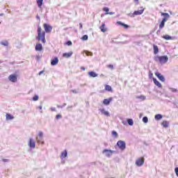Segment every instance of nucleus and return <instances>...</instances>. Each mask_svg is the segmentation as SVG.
Instances as JSON below:
<instances>
[{
	"label": "nucleus",
	"mask_w": 178,
	"mask_h": 178,
	"mask_svg": "<svg viewBox=\"0 0 178 178\" xmlns=\"http://www.w3.org/2000/svg\"><path fill=\"white\" fill-rule=\"evenodd\" d=\"M6 120H13V119H15V117L9 113H6Z\"/></svg>",
	"instance_id": "nucleus-19"
},
{
	"label": "nucleus",
	"mask_w": 178,
	"mask_h": 178,
	"mask_svg": "<svg viewBox=\"0 0 178 178\" xmlns=\"http://www.w3.org/2000/svg\"><path fill=\"white\" fill-rule=\"evenodd\" d=\"M0 16H3V13L0 14Z\"/></svg>",
	"instance_id": "nucleus-59"
},
{
	"label": "nucleus",
	"mask_w": 178,
	"mask_h": 178,
	"mask_svg": "<svg viewBox=\"0 0 178 178\" xmlns=\"http://www.w3.org/2000/svg\"><path fill=\"white\" fill-rule=\"evenodd\" d=\"M66 106V103H64L62 106L60 105H57V108H65V106Z\"/></svg>",
	"instance_id": "nucleus-40"
},
{
	"label": "nucleus",
	"mask_w": 178,
	"mask_h": 178,
	"mask_svg": "<svg viewBox=\"0 0 178 178\" xmlns=\"http://www.w3.org/2000/svg\"><path fill=\"white\" fill-rule=\"evenodd\" d=\"M104 17V15H102V17Z\"/></svg>",
	"instance_id": "nucleus-60"
},
{
	"label": "nucleus",
	"mask_w": 178,
	"mask_h": 178,
	"mask_svg": "<svg viewBox=\"0 0 178 178\" xmlns=\"http://www.w3.org/2000/svg\"><path fill=\"white\" fill-rule=\"evenodd\" d=\"M38 95H35L33 97V101H38Z\"/></svg>",
	"instance_id": "nucleus-39"
},
{
	"label": "nucleus",
	"mask_w": 178,
	"mask_h": 178,
	"mask_svg": "<svg viewBox=\"0 0 178 178\" xmlns=\"http://www.w3.org/2000/svg\"><path fill=\"white\" fill-rule=\"evenodd\" d=\"M175 173H176V175H177V176L178 177V168L177 167L175 168Z\"/></svg>",
	"instance_id": "nucleus-45"
},
{
	"label": "nucleus",
	"mask_w": 178,
	"mask_h": 178,
	"mask_svg": "<svg viewBox=\"0 0 178 178\" xmlns=\"http://www.w3.org/2000/svg\"><path fill=\"white\" fill-rule=\"evenodd\" d=\"M42 73H44V72L41 71V72H40L39 74H42Z\"/></svg>",
	"instance_id": "nucleus-56"
},
{
	"label": "nucleus",
	"mask_w": 178,
	"mask_h": 178,
	"mask_svg": "<svg viewBox=\"0 0 178 178\" xmlns=\"http://www.w3.org/2000/svg\"><path fill=\"white\" fill-rule=\"evenodd\" d=\"M72 55H73V52L70 51V53H64L63 54V56L64 58H70V56H72Z\"/></svg>",
	"instance_id": "nucleus-22"
},
{
	"label": "nucleus",
	"mask_w": 178,
	"mask_h": 178,
	"mask_svg": "<svg viewBox=\"0 0 178 178\" xmlns=\"http://www.w3.org/2000/svg\"><path fill=\"white\" fill-rule=\"evenodd\" d=\"M50 110H51L52 112H56V108L55 107H51Z\"/></svg>",
	"instance_id": "nucleus-43"
},
{
	"label": "nucleus",
	"mask_w": 178,
	"mask_h": 178,
	"mask_svg": "<svg viewBox=\"0 0 178 178\" xmlns=\"http://www.w3.org/2000/svg\"><path fill=\"white\" fill-rule=\"evenodd\" d=\"M159 33H161V31H160V30H159V31H156V34H158Z\"/></svg>",
	"instance_id": "nucleus-57"
},
{
	"label": "nucleus",
	"mask_w": 178,
	"mask_h": 178,
	"mask_svg": "<svg viewBox=\"0 0 178 178\" xmlns=\"http://www.w3.org/2000/svg\"><path fill=\"white\" fill-rule=\"evenodd\" d=\"M71 92H73V94H79V90H72Z\"/></svg>",
	"instance_id": "nucleus-41"
},
{
	"label": "nucleus",
	"mask_w": 178,
	"mask_h": 178,
	"mask_svg": "<svg viewBox=\"0 0 178 178\" xmlns=\"http://www.w3.org/2000/svg\"><path fill=\"white\" fill-rule=\"evenodd\" d=\"M154 60H156V62H160L161 65H164L165 63H168V60H169V58L168 57V56H161L155 57Z\"/></svg>",
	"instance_id": "nucleus-2"
},
{
	"label": "nucleus",
	"mask_w": 178,
	"mask_h": 178,
	"mask_svg": "<svg viewBox=\"0 0 178 178\" xmlns=\"http://www.w3.org/2000/svg\"><path fill=\"white\" fill-rule=\"evenodd\" d=\"M43 27L44 31H42V29L40 25L38 26V36H36V40H38V41H41L42 44H45V42H47V40H45V33H51V31H52V27L48 24H44Z\"/></svg>",
	"instance_id": "nucleus-1"
},
{
	"label": "nucleus",
	"mask_w": 178,
	"mask_h": 178,
	"mask_svg": "<svg viewBox=\"0 0 178 178\" xmlns=\"http://www.w3.org/2000/svg\"><path fill=\"white\" fill-rule=\"evenodd\" d=\"M99 112H101L102 115H104V116L109 117L111 116V114L105 110V108H99Z\"/></svg>",
	"instance_id": "nucleus-13"
},
{
	"label": "nucleus",
	"mask_w": 178,
	"mask_h": 178,
	"mask_svg": "<svg viewBox=\"0 0 178 178\" xmlns=\"http://www.w3.org/2000/svg\"><path fill=\"white\" fill-rule=\"evenodd\" d=\"M108 67L110 69H113V65H109Z\"/></svg>",
	"instance_id": "nucleus-53"
},
{
	"label": "nucleus",
	"mask_w": 178,
	"mask_h": 178,
	"mask_svg": "<svg viewBox=\"0 0 178 178\" xmlns=\"http://www.w3.org/2000/svg\"><path fill=\"white\" fill-rule=\"evenodd\" d=\"M59 63V58L58 57H55L54 58L51 59V66H56Z\"/></svg>",
	"instance_id": "nucleus-11"
},
{
	"label": "nucleus",
	"mask_w": 178,
	"mask_h": 178,
	"mask_svg": "<svg viewBox=\"0 0 178 178\" xmlns=\"http://www.w3.org/2000/svg\"><path fill=\"white\" fill-rule=\"evenodd\" d=\"M67 156V150L65 149V150H63L62 152H61V154L60 156V159L63 160L65 159V158H66Z\"/></svg>",
	"instance_id": "nucleus-15"
},
{
	"label": "nucleus",
	"mask_w": 178,
	"mask_h": 178,
	"mask_svg": "<svg viewBox=\"0 0 178 178\" xmlns=\"http://www.w3.org/2000/svg\"><path fill=\"white\" fill-rule=\"evenodd\" d=\"M153 81H154V84L156 86H157V87H159V88H162V84H161L160 82L158 81V80H156V79L153 78Z\"/></svg>",
	"instance_id": "nucleus-17"
},
{
	"label": "nucleus",
	"mask_w": 178,
	"mask_h": 178,
	"mask_svg": "<svg viewBox=\"0 0 178 178\" xmlns=\"http://www.w3.org/2000/svg\"><path fill=\"white\" fill-rule=\"evenodd\" d=\"M43 2H44V0H36V3H37L38 8H41V6H42Z\"/></svg>",
	"instance_id": "nucleus-27"
},
{
	"label": "nucleus",
	"mask_w": 178,
	"mask_h": 178,
	"mask_svg": "<svg viewBox=\"0 0 178 178\" xmlns=\"http://www.w3.org/2000/svg\"><path fill=\"white\" fill-rule=\"evenodd\" d=\"M134 2H135V5H138V3H140L138 0H134Z\"/></svg>",
	"instance_id": "nucleus-46"
},
{
	"label": "nucleus",
	"mask_w": 178,
	"mask_h": 178,
	"mask_svg": "<svg viewBox=\"0 0 178 178\" xmlns=\"http://www.w3.org/2000/svg\"><path fill=\"white\" fill-rule=\"evenodd\" d=\"M118 147L121 149V151H124L126 149V143L123 140H119L117 143Z\"/></svg>",
	"instance_id": "nucleus-6"
},
{
	"label": "nucleus",
	"mask_w": 178,
	"mask_h": 178,
	"mask_svg": "<svg viewBox=\"0 0 178 178\" xmlns=\"http://www.w3.org/2000/svg\"><path fill=\"white\" fill-rule=\"evenodd\" d=\"M36 19H38V20H39V22L40 21V16L37 15Z\"/></svg>",
	"instance_id": "nucleus-54"
},
{
	"label": "nucleus",
	"mask_w": 178,
	"mask_h": 178,
	"mask_svg": "<svg viewBox=\"0 0 178 178\" xmlns=\"http://www.w3.org/2000/svg\"><path fill=\"white\" fill-rule=\"evenodd\" d=\"M102 154L103 155H104V156H106L107 158H111V156L115 154V151L105 149L102 151Z\"/></svg>",
	"instance_id": "nucleus-5"
},
{
	"label": "nucleus",
	"mask_w": 178,
	"mask_h": 178,
	"mask_svg": "<svg viewBox=\"0 0 178 178\" xmlns=\"http://www.w3.org/2000/svg\"><path fill=\"white\" fill-rule=\"evenodd\" d=\"M79 29H83V24L81 23L79 24Z\"/></svg>",
	"instance_id": "nucleus-51"
},
{
	"label": "nucleus",
	"mask_w": 178,
	"mask_h": 178,
	"mask_svg": "<svg viewBox=\"0 0 178 178\" xmlns=\"http://www.w3.org/2000/svg\"><path fill=\"white\" fill-rule=\"evenodd\" d=\"M112 136L115 137V138H118V132H116L115 131H112Z\"/></svg>",
	"instance_id": "nucleus-36"
},
{
	"label": "nucleus",
	"mask_w": 178,
	"mask_h": 178,
	"mask_svg": "<svg viewBox=\"0 0 178 178\" xmlns=\"http://www.w3.org/2000/svg\"><path fill=\"white\" fill-rule=\"evenodd\" d=\"M104 12H106V13H109V8L108 7H104L103 8Z\"/></svg>",
	"instance_id": "nucleus-37"
},
{
	"label": "nucleus",
	"mask_w": 178,
	"mask_h": 178,
	"mask_svg": "<svg viewBox=\"0 0 178 178\" xmlns=\"http://www.w3.org/2000/svg\"><path fill=\"white\" fill-rule=\"evenodd\" d=\"M152 76H154V74L152 73H149V77L151 79L152 78Z\"/></svg>",
	"instance_id": "nucleus-49"
},
{
	"label": "nucleus",
	"mask_w": 178,
	"mask_h": 178,
	"mask_svg": "<svg viewBox=\"0 0 178 178\" xmlns=\"http://www.w3.org/2000/svg\"><path fill=\"white\" fill-rule=\"evenodd\" d=\"M105 15H115V13H113V12H108V13H106Z\"/></svg>",
	"instance_id": "nucleus-44"
},
{
	"label": "nucleus",
	"mask_w": 178,
	"mask_h": 178,
	"mask_svg": "<svg viewBox=\"0 0 178 178\" xmlns=\"http://www.w3.org/2000/svg\"><path fill=\"white\" fill-rule=\"evenodd\" d=\"M72 41H68V42H67V45H69V46H70V45H72Z\"/></svg>",
	"instance_id": "nucleus-47"
},
{
	"label": "nucleus",
	"mask_w": 178,
	"mask_h": 178,
	"mask_svg": "<svg viewBox=\"0 0 178 178\" xmlns=\"http://www.w3.org/2000/svg\"><path fill=\"white\" fill-rule=\"evenodd\" d=\"M69 108H72V106H69L67 108V109H69Z\"/></svg>",
	"instance_id": "nucleus-58"
},
{
	"label": "nucleus",
	"mask_w": 178,
	"mask_h": 178,
	"mask_svg": "<svg viewBox=\"0 0 178 178\" xmlns=\"http://www.w3.org/2000/svg\"><path fill=\"white\" fill-rule=\"evenodd\" d=\"M117 24H119L120 26H123V27H124V29H129V25H127L124 23H122L120 21L117 22Z\"/></svg>",
	"instance_id": "nucleus-21"
},
{
	"label": "nucleus",
	"mask_w": 178,
	"mask_h": 178,
	"mask_svg": "<svg viewBox=\"0 0 178 178\" xmlns=\"http://www.w3.org/2000/svg\"><path fill=\"white\" fill-rule=\"evenodd\" d=\"M88 75L90 77H98V74L95 73V72H89Z\"/></svg>",
	"instance_id": "nucleus-20"
},
{
	"label": "nucleus",
	"mask_w": 178,
	"mask_h": 178,
	"mask_svg": "<svg viewBox=\"0 0 178 178\" xmlns=\"http://www.w3.org/2000/svg\"><path fill=\"white\" fill-rule=\"evenodd\" d=\"M113 99L112 97L104 99V101H103L104 105H109L111 104V102H112Z\"/></svg>",
	"instance_id": "nucleus-16"
},
{
	"label": "nucleus",
	"mask_w": 178,
	"mask_h": 178,
	"mask_svg": "<svg viewBox=\"0 0 178 178\" xmlns=\"http://www.w3.org/2000/svg\"><path fill=\"white\" fill-rule=\"evenodd\" d=\"M105 90L106 91H112V87L111 86H109V85H106L105 86Z\"/></svg>",
	"instance_id": "nucleus-32"
},
{
	"label": "nucleus",
	"mask_w": 178,
	"mask_h": 178,
	"mask_svg": "<svg viewBox=\"0 0 178 178\" xmlns=\"http://www.w3.org/2000/svg\"><path fill=\"white\" fill-rule=\"evenodd\" d=\"M143 123H148V118L147 117H143Z\"/></svg>",
	"instance_id": "nucleus-35"
},
{
	"label": "nucleus",
	"mask_w": 178,
	"mask_h": 178,
	"mask_svg": "<svg viewBox=\"0 0 178 178\" xmlns=\"http://www.w3.org/2000/svg\"><path fill=\"white\" fill-rule=\"evenodd\" d=\"M122 124H124L125 126V124H127V122L126 121H122Z\"/></svg>",
	"instance_id": "nucleus-52"
},
{
	"label": "nucleus",
	"mask_w": 178,
	"mask_h": 178,
	"mask_svg": "<svg viewBox=\"0 0 178 178\" xmlns=\"http://www.w3.org/2000/svg\"><path fill=\"white\" fill-rule=\"evenodd\" d=\"M168 88H169V90H170L171 92H177V89H176V88H170V87H169Z\"/></svg>",
	"instance_id": "nucleus-33"
},
{
	"label": "nucleus",
	"mask_w": 178,
	"mask_h": 178,
	"mask_svg": "<svg viewBox=\"0 0 178 178\" xmlns=\"http://www.w3.org/2000/svg\"><path fill=\"white\" fill-rule=\"evenodd\" d=\"M0 45H3V47H8V45H9V42H8V40L1 41L0 42Z\"/></svg>",
	"instance_id": "nucleus-26"
},
{
	"label": "nucleus",
	"mask_w": 178,
	"mask_h": 178,
	"mask_svg": "<svg viewBox=\"0 0 178 178\" xmlns=\"http://www.w3.org/2000/svg\"><path fill=\"white\" fill-rule=\"evenodd\" d=\"M37 109H40L41 111V109H42V106H39L37 107Z\"/></svg>",
	"instance_id": "nucleus-50"
},
{
	"label": "nucleus",
	"mask_w": 178,
	"mask_h": 178,
	"mask_svg": "<svg viewBox=\"0 0 178 178\" xmlns=\"http://www.w3.org/2000/svg\"><path fill=\"white\" fill-rule=\"evenodd\" d=\"M2 161L3 162H9V160L6 159H3Z\"/></svg>",
	"instance_id": "nucleus-48"
},
{
	"label": "nucleus",
	"mask_w": 178,
	"mask_h": 178,
	"mask_svg": "<svg viewBox=\"0 0 178 178\" xmlns=\"http://www.w3.org/2000/svg\"><path fill=\"white\" fill-rule=\"evenodd\" d=\"M163 116L161 114H157L154 116L155 120H161L162 119Z\"/></svg>",
	"instance_id": "nucleus-28"
},
{
	"label": "nucleus",
	"mask_w": 178,
	"mask_h": 178,
	"mask_svg": "<svg viewBox=\"0 0 178 178\" xmlns=\"http://www.w3.org/2000/svg\"><path fill=\"white\" fill-rule=\"evenodd\" d=\"M159 27V30H162V29L165 27V22L161 21Z\"/></svg>",
	"instance_id": "nucleus-31"
},
{
	"label": "nucleus",
	"mask_w": 178,
	"mask_h": 178,
	"mask_svg": "<svg viewBox=\"0 0 178 178\" xmlns=\"http://www.w3.org/2000/svg\"><path fill=\"white\" fill-rule=\"evenodd\" d=\"M35 51H42V44H41L40 43L37 44L35 47Z\"/></svg>",
	"instance_id": "nucleus-18"
},
{
	"label": "nucleus",
	"mask_w": 178,
	"mask_h": 178,
	"mask_svg": "<svg viewBox=\"0 0 178 178\" xmlns=\"http://www.w3.org/2000/svg\"><path fill=\"white\" fill-rule=\"evenodd\" d=\"M163 38H164V40H173V38H172V36L169 35H165L163 36Z\"/></svg>",
	"instance_id": "nucleus-30"
},
{
	"label": "nucleus",
	"mask_w": 178,
	"mask_h": 178,
	"mask_svg": "<svg viewBox=\"0 0 178 178\" xmlns=\"http://www.w3.org/2000/svg\"><path fill=\"white\" fill-rule=\"evenodd\" d=\"M99 29L101 30L102 33H106L108 31V29H106V25H105V23H103L102 26H99Z\"/></svg>",
	"instance_id": "nucleus-14"
},
{
	"label": "nucleus",
	"mask_w": 178,
	"mask_h": 178,
	"mask_svg": "<svg viewBox=\"0 0 178 178\" xmlns=\"http://www.w3.org/2000/svg\"><path fill=\"white\" fill-rule=\"evenodd\" d=\"M28 145L30 148H32L33 149H34V148H35V140H34V139L31 138L29 139V142L28 143Z\"/></svg>",
	"instance_id": "nucleus-9"
},
{
	"label": "nucleus",
	"mask_w": 178,
	"mask_h": 178,
	"mask_svg": "<svg viewBox=\"0 0 178 178\" xmlns=\"http://www.w3.org/2000/svg\"><path fill=\"white\" fill-rule=\"evenodd\" d=\"M144 7H140V10H135L133 13L128 14L130 17H135L136 16H140L144 13Z\"/></svg>",
	"instance_id": "nucleus-3"
},
{
	"label": "nucleus",
	"mask_w": 178,
	"mask_h": 178,
	"mask_svg": "<svg viewBox=\"0 0 178 178\" xmlns=\"http://www.w3.org/2000/svg\"><path fill=\"white\" fill-rule=\"evenodd\" d=\"M86 54L88 56H90H90H92V54L91 52H90V51H86Z\"/></svg>",
	"instance_id": "nucleus-42"
},
{
	"label": "nucleus",
	"mask_w": 178,
	"mask_h": 178,
	"mask_svg": "<svg viewBox=\"0 0 178 178\" xmlns=\"http://www.w3.org/2000/svg\"><path fill=\"white\" fill-rule=\"evenodd\" d=\"M161 124H162L163 127H165V129L169 127V122L168 121L164 120V121H163Z\"/></svg>",
	"instance_id": "nucleus-24"
},
{
	"label": "nucleus",
	"mask_w": 178,
	"mask_h": 178,
	"mask_svg": "<svg viewBox=\"0 0 178 178\" xmlns=\"http://www.w3.org/2000/svg\"><path fill=\"white\" fill-rule=\"evenodd\" d=\"M127 123L129 126H133L134 124V122L133 121V119H128Z\"/></svg>",
	"instance_id": "nucleus-29"
},
{
	"label": "nucleus",
	"mask_w": 178,
	"mask_h": 178,
	"mask_svg": "<svg viewBox=\"0 0 178 178\" xmlns=\"http://www.w3.org/2000/svg\"><path fill=\"white\" fill-rule=\"evenodd\" d=\"M9 81H11V83H16L17 81V76L15 74H10L8 76Z\"/></svg>",
	"instance_id": "nucleus-8"
},
{
	"label": "nucleus",
	"mask_w": 178,
	"mask_h": 178,
	"mask_svg": "<svg viewBox=\"0 0 178 178\" xmlns=\"http://www.w3.org/2000/svg\"><path fill=\"white\" fill-rule=\"evenodd\" d=\"M44 133L42 131H39L38 135L36 136V141L38 144H42L44 145Z\"/></svg>",
	"instance_id": "nucleus-4"
},
{
	"label": "nucleus",
	"mask_w": 178,
	"mask_h": 178,
	"mask_svg": "<svg viewBox=\"0 0 178 178\" xmlns=\"http://www.w3.org/2000/svg\"><path fill=\"white\" fill-rule=\"evenodd\" d=\"M145 161V159L143 157L138 158L136 160L135 165H136V166L141 167L144 165Z\"/></svg>",
	"instance_id": "nucleus-7"
},
{
	"label": "nucleus",
	"mask_w": 178,
	"mask_h": 178,
	"mask_svg": "<svg viewBox=\"0 0 178 178\" xmlns=\"http://www.w3.org/2000/svg\"><path fill=\"white\" fill-rule=\"evenodd\" d=\"M161 16H164L161 22H163L164 23H166L168 21V19L170 17V15H169V13H161Z\"/></svg>",
	"instance_id": "nucleus-10"
},
{
	"label": "nucleus",
	"mask_w": 178,
	"mask_h": 178,
	"mask_svg": "<svg viewBox=\"0 0 178 178\" xmlns=\"http://www.w3.org/2000/svg\"><path fill=\"white\" fill-rule=\"evenodd\" d=\"M81 70H83V71L86 70V68L84 67H81Z\"/></svg>",
	"instance_id": "nucleus-55"
},
{
	"label": "nucleus",
	"mask_w": 178,
	"mask_h": 178,
	"mask_svg": "<svg viewBox=\"0 0 178 178\" xmlns=\"http://www.w3.org/2000/svg\"><path fill=\"white\" fill-rule=\"evenodd\" d=\"M56 119L58 120V119H62V115L60 114H58L56 115Z\"/></svg>",
	"instance_id": "nucleus-38"
},
{
	"label": "nucleus",
	"mask_w": 178,
	"mask_h": 178,
	"mask_svg": "<svg viewBox=\"0 0 178 178\" xmlns=\"http://www.w3.org/2000/svg\"><path fill=\"white\" fill-rule=\"evenodd\" d=\"M81 40H83V41H87V40H88V35H83Z\"/></svg>",
	"instance_id": "nucleus-34"
},
{
	"label": "nucleus",
	"mask_w": 178,
	"mask_h": 178,
	"mask_svg": "<svg viewBox=\"0 0 178 178\" xmlns=\"http://www.w3.org/2000/svg\"><path fill=\"white\" fill-rule=\"evenodd\" d=\"M155 76H156V77H158L159 80L161 81H165V76H163V75H162L161 73L155 72Z\"/></svg>",
	"instance_id": "nucleus-12"
},
{
	"label": "nucleus",
	"mask_w": 178,
	"mask_h": 178,
	"mask_svg": "<svg viewBox=\"0 0 178 178\" xmlns=\"http://www.w3.org/2000/svg\"><path fill=\"white\" fill-rule=\"evenodd\" d=\"M153 48H154V55H156V54H158V52H159V49H158V46L154 44L153 45Z\"/></svg>",
	"instance_id": "nucleus-25"
},
{
	"label": "nucleus",
	"mask_w": 178,
	"mask_h": 178,
	"mask_svg": "<svg viewBox=\"0 0 178 178\" xmlns=\"http://www.w3.org/2000/svg\"><path fill=\"white\" fill-rule=\"evenodd\" d=\"M136 99H140V101H145L147 99V97L144 95H140L136 97Z\"/></svg>",
	"instance_id": "nucleus-23"
}]
</instances>
